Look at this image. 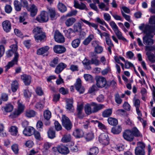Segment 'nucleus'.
Segmentation results:
<instances>
[{
    "label": "nucleus",
    "mask_w": 155,
    "mask_h": 155,
    "mask_svg": "<svg viewBox=\"0 0 155 155\" xmlns=\"http://www.w3.org/2000/svg\"><path fill=\"white\" fill-rule=\"evenodd\" d=\"M12 49L10 50L14 52V57L13 59L9 62L8 64L5 67V71H7L10 68L12 67L15 64H17L19 54L17 52L18 46L16 45H13L11 46Z\"/></svg>",
    "instance_id": "obj_1"
},
{
    "label": "nucleus",
    "mask_w": 155,
    "mask_h": 155,
    "mask_svg": "<svg viewBox=\"0 0 155 155\" xmlns=\"http://www.w3.org/2000/svg\"><path fill=\"white\" fill-rule=\"evenodd\" d=\"M32 32L35 40L37 42L42 41L46 38L45 33L43 31L42 28L40 27H37L34 28Z\"/></svg>",
    "instance_id": "obj_2"
},
{
    "label": "nucleus",
    "mask_w": 155,
    "mask_h": 155,
    "mask_svg": "<svg viewBox=\"0 0 155 155\" xmlns=\"http://www.w3.org/2000/svg\"><path fill=\"white\" fill-rule=\"evenodd\" d=\"M137 146L135 150V153L136 155H145V146L144 143L141 142L137 143Z\"/></svg>",
    "instance_id": "obj_3"
},
{
    "label": "nucleus",
    "mask_w": 155,
    "mask_h": 155,
    "mask_svg": "<svg viewBox=\"0 0 155 155\" xmlns=\"http://www.w3.org/2000/svg\"><path fill=\"white\" fill-rule=\"evenodd\" d=\"M24 106L22 104L19 103L18 104V109L11 113L9 116L10 118H14L17 117L24 110Z\"/></svg>",
    "instance_id": "obj_4"
},
{
    "label": "nucleus",
    "mask_w": 155,
    "mask_h": 155,
    "mask_svg": "<svg viewBox=\"0 0 155 155\" xmlns=\"http://www.w3.org/2000/svg\"><path fill=\"white\" fill-rule=\"evenodd\" d=\"M62 124L64 127L67 130H70L72 127V124L69 119L65 115H63L62 118Z\"/></svg>",
    "instance_id": "obj_5"
},
{
    "label": "nucleus",
    "mask_w": 155,
    "mask_h": 155,
    "mask_svg": "<svg viewBox=\"0 0 155 155\" xmlns=\"http://www.w3.org/2000/svg\"><path fill=\"white\" fill-rule=\"evenodd\" d=\"M99 142L104 146L108 145L109 143V138L106 133L101 134L99 137Z\"/></svg>",
    "instance_id": "obj_6"
},
{
    "label": "nucleus",
    "mask_w": 155,
    "mask_h": 155,
    "mask_svg": "<svg viewBox=\"0 0 155 155\" xmlns=\"http://www.w3.org/2000/svg\"><path fill=\"white\" fill-rule=\"evenodd\" d=\"M96 85L97 87L102 88L104 87L107 84L106 79L101 76H98L96 78Z\"/></svg>",
    "instance_id": "obj_7"
},
{
    "label": "nucleus",
    "mask_w": 155,
    "mask_h": 155,
    "mask_svg": "<svg viewBox=\"0 0 155 155\" xmlns=\"http://www.w3.org/2000/svg\"><path fill=\"white\" fill-rule=\"evenodd\" d=\"M123 136L125 140L129 142L132 141L134 139L131 130H125L123 133Z\"/></svg>",
    "instance_id": "obj_8"
},
{
    "label": "nucleus",
    "mask_w": 155,
    "mask_h": 155,
    "mask_svg": "<svg viewBox=\"0 0 155 155\" xmlns=\"http://www.w3.org/2000/svg\"><path fill=\"white\" fill-rule=\"evenodd\" d=\"M48 19V15L45 11L41 12L40 15L38 16L36 18V20L40 22L47 21Z\"/></svg>",
    "instance_id": "obj_9"
},
{
    "label": "nucleus",
    "mask_w": 155,
    "mask_h": 155,
    "mask_svg": "<svg viewBox=\"0 0 155 155\" xmlns=\"http://www.w3.org/2000/svg\"><path fill=\"white\" fill-rule=\"evenodd\" d=\"M83 105L82 104L77 105L76 116L78 118L80 119H82L84 117L85 114L83 111Z\"/></svg>",
    "instance_id": "obj_10"
},
{
    "label": "nucleus",
    "mask_w": 155,
    "mask_h": 155,
    "mask_svg": "<svg viewBox=\"0 0 155 155\" xmlns=\"http://www.w3.org/2000/svg\"><path fill=\"white\" fill-rule=\"evenodd\" d=\"M3 29L7 33L9 32L11 29L12 25L11 22L8 20H5L2 23Z\"/></svg>",
    "instance_id": "obj_11"
},
{
    "label": "nucleus",
    "mask_w": 155,
    "mask_h": 155,
    "mask_svg": "<svg viewBox=\"0 0 155 155\" xmlns=\"http://www.w3.org/2000/svg\"><path fill=\"white\" fill-rule=\"evenodd\" d=\"M54 38L56 41L59 43H63L65 41L64 37L58 31L55 32Z\"/></svg>",
    "instance_id": "obj_12"
},
{
    "label": "nucleus",
    "mask_w": 155,
    "mask_h": 155,
    "mask_svg": "<svg viewBox=\"0 0 155 155\" xmlns=\"http://www.w3.org/2000/svg\"><path fill=\"white\" fill-rule=\"evenodd\" d=\"M91 106L93 107V113L97 112L99 110L103 109L105 107L104 104H97L95 102H91Z\"/></svg>",
    "instance_id": "obj_13"
},
{
    "label": "nucleus",
    "mask_w": 155,
    "mask_h": 155,
    "mask_svg": "<svg viewBox=\"0 0 155 155\" xmlns=\"http://www.w3.org/2000/svg\"><path fill=\"white\" fill-rule=\"evenodd\" d=\"M21 79L25 85H29L31 83V78L29 75L26 74H23L21 76Z\"/></svg>",
    "instance_id": "obj_14"
},
{
    "label": "nucleus",
    "mask_w": 155,
    "mask_h": 155,
    "mask_svg": "<svg viewBox=\"0 0 155 155\" xmlns=\"http://www.w3.org/2000/svg\"><path fill=\"white\" fill-rule=\"evenodd\" d=\"M54 52L57 54H62L66 50L65 48L60 45H56L53 47Z\"/></svg>",
    "instance_id": "obj_15"
},
{
    "label": "nucleus",
    "mask_w": 155,
    "mask_h": 155,
    "mask_svg": "<svg viewBox=\"0 0 155 155\" xmlns=\"http://www.w3.org/2000/svg\"><path fill=\"white\" fill-rule=\"evenodd\" d=\"M152 37L150 35L147 34L143 37V42L145 45H152L153 44Z\"/></svg>",
    "instance_id": "obj_16"
},
{
    "label": "nucleus",
    "mask_w": 155,
    "mask_h": 155,
    "mask_svg": "<svg viewBox=\"0 0 155 155\" xmlns=\"http://www.w3.org/2000/svg\"><path fill=\"white\" fill-rule=\"evenodd\" d=\"M28 10L30 12V15L32 17L36 15L38 12V8L34 4H32L30 7L27 8Z\"/></svg>",
    "instance_id": "obj_17"
},
{
    "label": "nucleus",
    "mask_w": 155,
    "mask_h": 155,
    "mask_svg": "<svg viewBox=\"0 0 155 155\" xmlns=\"http://www.w3.org/2000/svg\"><path fill=\"white\" fill-rule=\"evenodd\" d=\"M58 151L61 153L65 154L69 153V150L68 148L62 145L58 146L57 148Z\"/></svg>",
    "instance_id": "obj_18"
},
{
    "label": "nucleus",
    "mask_w": 155,
    "mask_h": 155,
    "mask_svg": "<svg viewBox=\"0 0 155 155\" xmlns=\"http://www.w3.org/2000/svg\"><path fill=\"white\" fill-rule=\"evenodd\" d=\"M34 131V128L30 127L25 128L23 131V133L26 136H29L32 135Z\"/></svg>",
    "instance_id": "obj_19"
},
{
    "label": "nucleus",
    "mask_w": 155,
    "mask_h": 155,
    "mask_svg": "<svg viewBox=\"0 0 155 155\" xmlns=\"http://www.w3.org/2000/svg\"><path fill=\"white\" fill-rule=\"evenodd\" d=\"M13 106L10 103L6 104L5 106L1 108V110L3 112L6 113L11 112L13 109Z\"/></svg>",
    "instance_id": "obj_20"
},
{
    "label": "nucleus",
    "mask_w": 155,
    "mask_h": 155,
    "mask_svg": "<svg viewBox=\"0 0 155 155\" xmlns=\"http://www.w3.org/2000/svg\"><path fill=\"white\" fill-rule=\"evenodd\" d=\"M91 54L93 57L90 61L91 64H94L96 66L99 65L100 64V62L99 60H98V57L96 56L94 54V53L91 52Z\"/></svg>",
    "instance_id": "obj_21"
},
{
    "label": "nucleus",
    "mask_w": 155,
    "mask_h": 155,
    "mask_svg": "<svg viewBox=\"0 0 155 155\" xmlns=\"http://www.w3.org/2000/svg\"><path fill=\"white\" fill-rule=\"evenodd\" d=\"M66 66V65L65 64L63 63H60L56 67L55 70V73L57 74H59Z\"/></svg>",
    "instance_id": "obj_22"
},
{
    "label": "nucleus",
    "mask_w": 155,
    "mask_h": 155,
    "mask_svg": "<svg viewBox=\"0 0 155 155\" xmlns=\"http://www.w3.org/2000/svg\"><path fill=\"white\" fill-rule=\"evenodd\" d=\"M67 107L66 109L69 110L73 111L74 110L73 104V100L72 98L68 99L66 100Z\"/></svg>",
    "instance_id": "obj_23"
},
{
    "label": "nucleus",
    "mask_w": 155,
    "mask_h": 155,
    "mask_svg": "<svg viewBox=\"0 0 155 155\" xmlns=\"http://www.w3.org/2000/svg\"><path fill=\"white\" fill-rule=\"evenodd\" d=\"M36 113L34 110L31 109H27L25 112V115L28 118H31L34 117Z\"/></svg>",
    "instance_id": "obj_24"
},
{
    "label": "nucleus",
    "mask_w": 155,
    "mask_h": 155,
    "mask_svg": "<svg viewBox=\"0 0 155 155\" xmlns=\"http://www.w3.org/2000/svg\"><path fill=\"white\" fill-rule=\"evenodd\" d=\"M48 9L51 19L53 20L56 19L57 18L56 13L55 9L53 8H48Z\"/></svg>",
    "instance_id": "obj_25"
},
{
    "label": "nucleus",
    "mask_w": 155,
    "mask_h": 155,
    "mask_svg": "<svg viewBox=\"0 0 155 155\" xmlns=\"http://www.w3.org/2000/svg\"><path fill=\"white\" fill-rule=\"evenodd\" d=\"M49 49V47L47 46H45L38 49L37 54L38 55H42L47 52Z\"/></svg>",
    "instance_id": "obj_26"
},
{
    "label": "nucleus",
    "mask_w": 155,
    "mask_h": 155,
    "mask_svg": "<svg viewBox=\"0 0 155 155\" xmlns=\"http://www.w3.org/2000/svg\"><path fill=\"white\" fill-rule=\"evenodd\" d=\"M73 134L76 137L80 138L83 136L84 133L82 130L76 129L73 132Z\"/></svg>",
    "instance_id": "obj_27"
},
{
    "label": "nucleus",
    "mask_w": 155,
    "mask_h": 155,
    "mask_svg": "<svg viewBox=\"0 0 155 155\" xmlns=\"http://www.w3.org/2000/svg\"><path fill=\"white\" fill-rule=\"evenodd\" d=\"M122 131V127L118 125L113 127L111 130V132L114 134H120Z\"/></svg>",
    "instance_id": "obj_28"
},
{
    "label": "nucleus",
    "mask_w": 155,
    "mask_h": 155,
    "mask_svg": "<svg viewBox=\"0 0 155 155\" xmlns=\"http://www.w3.org/2000/svg\"><path fill=\"white\" fill-rule=\"evenodd\" d=\"M131 132L133 135V137H142V135L140 133L138 129L136 127H134L131 130Z\"/></svg>",
    "instance_id": "obj_29"
},
{
    "label": "nucleus",
    "mask_w": 155,
    "mask_h": 155,
    "mask_svg": "<svg viewBox=\"0 0 155 155\" xmlns=\"http://www.w3.org/2000/svg\"><path fill=\"white\" fill-rule=\"evenodd\" d=\"M91 103L90 104H87L84 106V111L87 115H89L93 113V110L91 109Z\"/></svg>",
    "instance_id": "obj_30"
},
{
    "label": "nucleus",
    "mask_w": 155,
    "mask_h": 155,
    "mask_svg": "<svg viewBox=\"0 0 155 155\" xmlns=\"http://www.w3.org/2000/svg\"><path fill=\"white\" fill-rule=\"evenodd\" d=\"M76 21V20L75 18L71 17L67 19L65 23L67 27H69L72 25Z\"/></svg>",
    "instance_id": "obj_31"
},
{
    "label": "nucleus",
    "mask_w": 155,
    "mask_h": 155,
    "mask_svg": "<svg viewBox=\"0 0 155 155\" xmlns=\"http://www.w3.org/2000/svg\"><path fill=\"white\" fill-rule=\"evenodd\" d=\"M112 113V109H107L104 110L102 113V116L104 117H107L110 116Z\"/></svg>",
    "instance_id": "obj_32"
},
{
    "label": "nucleus",
    "mask_w": 155,
    "mask_h": 155,
    "mask_svg": "<svg viewBox=\"0 0 155 155\" xmlns=\"http://www.w3.org/2000/svg\"><path fill=\"white\" fill-rule=\"evenodd\" d=\"M114 31L118 39L124 41H126V39L123 36L121 32L119 30L118 28Z\"/></svg>",
    "instance_id": "obj_33"
},
{
    "label": "nucleus",
    "mask_w": 155,
    "mask_h": 155,
    "mask_svg": "<svg viewBox=\"0 0 155 155\" xmlns=\"http://www.w3.org/2000/svg\"><path fill=\"white\" fill-rule=\"evenodd\" d=\"M71 140V135L69 134H66L63 135L61 141L63 143H67L70 142Z\"/></svg>",
    "instance_id": "obj_34"
},
{
    "label": "nucleus",
    "mask_w": 155,
    "mask_h": 155,
    "mask_svg": "<svg viewBox=\"0 0 155 155\" xmlns=\"http://www.w3.org/2000/svg\"><path fill=\"white\" fill-rule=\"evenodd\" d=\"M94 137V133L92 131L87 133L84 136V138L87 141L92 140Z\"/></svg>",
    "instance_id": "obj_35"
},
{
    "label": "nucleus",
    "mask_w": 155,
    "mask_h": 155,
    "mask_svg": "<svg viewBox=\"0 0 155 155\" xmlns=\"http://www.w3.org/2000/svg\"><path fill=\"white\" fill-rule=\"evenodd\" d=\"M58 8L60 12L62 13L66 12L67 10L66 6L61 2H59L58 5Z\"/></svg>",
    "instance_id": "obj_36"
},
{
    "label": "nucleus",
    "mask_w": 155,
    "mask_h": 155,
    "mask_svg": "<svg viewBox=\"0 0 155 155\" xmlns=\"http://www.w3.org/2000/svg\"><path fill=\"white\" fill-rule=\"evenodd\" d=\"M18 87V82L16 81H13L11 84V89L13 92L16 91Z\"/></svg>",
    "instance_id": "obj_37"
},
{
    "label": "nucleus",
    "mask_w": 155,
    "mask_h": 155,
    "mask_svg": "<svg viewBox=\"0 0 155 155\" xmlns=\"http://www.w3.org/2000/svg\"><path fill=\"white\" fill-rule=\"evenodd\" d=\"M47 133L48 137L50 139H53L55 137V131L52 128H49Z\"/></svg>",
    "instance_id": "obj_38"
},
{
    "label": "nucleus",
    "mask_w": 155,
    "mask_h": 155,
    "mask_svg": "<svg viewBox=\"0 0 155 155\" xmlns=\"http://www.w3.org/2000/svg\"><path fill=\"white\" fill-rule=\"evenodd\" d=\"M94 38V36L93 35L91 34L89 35L83 41V44L85 45H88Z\"/></svg>",
    "instance_id": "obj_39"
},
{
    "label": "nucleus",
    "mask_w": 155,
    "mask_h": 155,
    "mask_svg": "<svg viewBox=\"0 0 155 155\" xmlns=\"http://www.w3.org/2000/svg\"><path fill=\"white\" fill-rule=\"evenodd\" d=\"M107 121L109 124L111 125H116L118 124L117 120L112 117L108 118L107 119Z\"/></svg>",
    "instance_id": "obj_40"
},
{
    "label": "nucleus",
    "mask_w": 155,
    "mask_h": 155,
    "mask_svg": "<svg viewBox=\"0 0 155 155\" xmlns=\"http://www.w3.org/2000/svg\"><path fill=\"white\" fill-rule=\"evenodd\" d=\"M59 62V58L58 57L55 58L51 61L49 64V65L52 67L54 68Z\"/></svg>",
    "instance_id": "obj_41"
},
{
    "label": "nucleus",
    "mask_w": 155,
    "mask_h": 155,
    "mask_svg": "<svg viewBox=\"0 0 155 155\" xmlns=\"http://www.w3.org/2000/svg\"><path fill=\"white\" fill-rule=\"evenodd\" d=\"M14 5L15 10L17 11H20L21 8V5L19 3L18 1L15 0L14 2Z\"/></svg>",
    "instance_id": "obj_42"
},
{
    "label": "nucleus",
    "mask_w": 155,
    "mask_h": 155,
    "mask_svg": "<svg viewBox=\"0 0 155 155\" xmlns=\"http://www.w3.org/2000/svg\"><path fill=\"white\" fill-rule=\"evenodd\" d=\"M115 100L118 105H119L122 103L123 100L118 93H116L115 95Z\"/></svg>",
    "instance_id": "obj_43"
},
{
    "label": "nucleus",
    "mask_w": 155,
    "mask_h": 155,
    "mask_svg": "<svg viewBox=\"0 0 155 155\" xmlns=\"http://www.w3.org/2000/svg\"><path fill=\"white\" fill-rule=\"evenodd\" d=\"M98 152V148L96 147H94L90 149L88 154L89 155H96Z\"/></svg>",
    "instance_id": "obj_44"
},
{
    "label": "nucleus",
    "mask_w": 155,
    "mask_h": 155,
    "mask_svg": "<svg viewBox=\"0 0 155 155\" xmlns=\"http://www.w3.org/2000/svg\"><path fill=\"white\" fill-rule=\"evenodd\" d=\"M44 117L45 119L48 120L51 117V113L48 110H46L44 112Z\"/></svg>",
    "instance_id": "obj_45"
},
{
    "label": "nucleus",
    "mask_w": 155,
    "mask_h": 155,
    "mask_svg": "<svg viewBox=\"0 0 155 155\" xmlns=\"http://www.w3.org/2000/svg\"><path fill=\"white\" fill-rule=\"evenodd\" d=\"M9 131L11 132L12 135L16 136L18 133V128L16 126H11L9 130Z\"/></svg>",
    "instance_id": "obj_46"
},
{
    "label": "nucleus",
    "mask_w": 155,
    "mask_h": 155,
    "mask_svg": "<svg viewBox=\"0 0 155 155\" xmlns=\"http://www.w3.org/2000/svg\"><path fill=\"white\" fill-rule=\"evenodd\" d=\"M80 43V40L79 39H77L74 40L72 41L71 45L74 48H76L78 47Z\"/></svg>",
    "instance_id": "obj_47"
},
{
    "label": "nucleus",
    "mask_w": 155,
    "mask_h": 155,
    "mask_svg": "<svg viewBox=\"0 0 155 155\" xmlns=\"http://www.w3.org/2000/svg\"><path fill=\"white\" fill-rule=\"evenodd\" d=\"M146 54L150 61L152 62L155 61V56L152 53H151L150 52H147Z\"/></svg>",
    "instance_id": "obj_48"
},
{
    "label": "nucleus",
    "mask_w": 155,
    "mask_h": 155,
    "mask_svg": "<svg viewBox=\"0 0 155 155\" xmlns=\"http://www.w3.org/2000/svg\"><path fill=\"white\" fill-rule=\"evenodd\" d=\"M99 8L102 10L107 11L109 10V8L108 5H107L103 2L101 3L98 5Z\"/></svg>",
    "instance_id": "obj_49"
},
{
    "label": "nucleus",
    "mask_w": 155,
    "mask_h": 155,
    "mask_svg": "<svg viewBox=\"0 0 155 155\" xmlns=\"http://www.w3.org/2000/svg\"><path fill=\"white\" fill-rule=\"evenodd\" d=\"M150 27L149 25H146L144 27V25H142L139 26V28L141 30L143 31L145 33H147L149 31L148 29L150 28Z\"/></svg>",
    "instance_id": "obj_50"
},
{
    "label": "nucleus",
    "mask_w": 155,
    "mask_h": 155,
    "mask_svg": "<svg viewBox=\"0 0 155 155\" xmlns=\"http://www.w3.org/2000/svg\"><path fill=\"white\" fill-rule=\"evenodd\" d=\"M74 30L75 31H81V26L80 23H75L73 26Z\"/></svg>",
    "instance_id": "obj_51"
},
{
    "label": "nucleus",
    "mask_w": 155,
    "mask_h": 155,
    "mask_svg": "<svg viewBox=\"0 0 155 155\" xmlns=\"http://www.w3.org/2000/svg\"><path fill=\"white\" fill-rule=\"evenodd\" d=\"M103 48L99 45L97 46L94 48L95 52L97 54H100L103 51Z\"/></svg>",
    "instance_id": "obj_52"
},
{
    "label": "nucleus",
    "mask_w": 155,
    "mask_h": 155,
    "mask_svg": "<svg viewBox=\"0 0 155 155\" xmlns=\"http://www.w3.org/2000/svg\"><path fill=\"white\" fill-rule=\"evenodd\" d=\"M75 89L76 90H78L80 87H81V81L80 78L77 79L75 84Z\"/></svg>",
    "instance_id": "obj_53"
},
{
    "label": "nucleus",
    "mask_w": 155,
    "mask_h": 155,
    "mask_svg": "<svg viewBox=\"0 0 155 155\" xmlns=\"http://www.w3.org/2000/svg\"><path fill=\"white\" fill-rule=\"evenodd\" d=\"M98 90V89L97 86L95 85H92V86L89 88L88 90V92L91 94Z\"/></svg>",
    "instance_id": "obj_54"
},
{
    "label": "nucleus",
    "mask_w": 155,
    "mask_h": 155,
    "mask_svg": "<svg viewBox=\"0 0 155 155\" xmlns=\"http://www.w3.org/2000/svg\"><path fill=\"white\" fill-rule=\"evenodd\" d=\"M73 33V31L71 28H69L66 33V36L69 38H70L73 36L72 34Z\"/></svg>",
    "instance_id": "obj_55"
},
{
    "label": "nucleus",
    "mask_w": 155,
    "mask_h": 155,
    "mask_svg": "<svg viewBox=\"0 0 155 155\" xmlns=\"http://www.w3.org/2000/svg\"><path fill=\"white\" fill-rule=\"evenodd\" d=\"M11 148L12 150L15 154H17L18 153L19 149L18 148V146L17 144H13Z\"/></svg>",
    "instance_id": "obj_56"
},
{
    "label": "nucleus",
    "mask_w": 155,
    "mask_h": 155,
    "mask_svg": "<svg viewBox=\"0 0 155 155\" xmlns=\"http://www.w3.org/2000/svg\"><path fill=\"white\" fill-rule=\"evenodd\" d=\"M1 98L2 101H7L8 99V95L6 93H2L1 95Z\"/></svg>",
    "instance_id": "obj_57"
},
{
    "label": "nucleus",
    "mask_w": 155,
    "mask_h": 155,
    "mask_svg": "<svg viewBox=\"0 0 155 155\" xmlns=\"http://www.w3.org/2000/svg\"><path fill=\"white\" fill-rule=\"evenodd\" d=\"M84 77L85 80L86 81L91 82L93 79L92 76L90 74H84Z\"/></svg>",
    "instance_id": "obj_58"
},
{
    "label": "nucleus",
    "mask_w": 155,
    "mask_h": 155,
    "mask_svg": "<svg viewBox=\"0 0 155 155\" xmlns=\"http://www.w3.org/2000/svg\"><path fill=\"white\" fill-rule=\"evenodd\" d=\"M54 126L56 130L57 131H59L62 129V127L61 125L58 121H55L54 123Z\"/></svg>",
    "instance_id": "obj_59"
},
{
    "label": "nucleus",
    "mask_w": 155,
    "mask_h": 155,
    "mask_svg": "<svg viewBox=\"0 0 155 155\" xmlns=\"http://www.w3.org/2000/svg\"><path fill=\"white\" fill-rule=\"evenodd\" d=\"M59 92L63 95H65L68 94V91L67 89H65L63 87L60 88L59 90Z\"/></svg>",
    "instance_id": "obj_60"
},
{
    "label": "nucleus",
    "mask_w": 155,
    "mask_h": 155,
    "mask_svg": "<svg viewBox=\"0 0 155 155\" xmlns=\"http://www.w3.org/2000/svg\"><path fill=\"white\" fill-rule=\"evenodd\" d=\"M134 105L136 108H139L140 106V101L137 99H134L133 100Z\"/></svg>",
    "instance_id": "obj_61"
},
{
    "label": "nucleus",
    "mask_w": 155,
    "mask_h": 155,
    "mask_svg": "<svg viewBox=\"0 0 155 155\" xmlns=\"http://www.w3.org/2000/svg\"><path fill=\"white\" fill-rule=\"evenodd\" d=\"M123 107L124 109L128 111L130 110L131 109L130 106L127 102H124L123 105Z\"/></svg>",
    "instance_id": "obj_62"
},
{
    "label": "nucleus",
    "mask_w": 155,
    "mask_h": 155,
    "mask_svg": "<svg viewBox=\"0 0 155 155\" xmlns=\"http://www.w3.org/2000/svg\"><path fill=\"white\" fill-rule=\"evenodd\" d=\"M149 23L150 25H155V15L150 16L149 18Z\"/></svg>",
    "instance_id": "obj_63"
},
{
    "label": "nucleus",
    "mask_w": 155,
    "mask_h": 155,
    "mask_svg": "<svg viewBox=\"0 0 155 155\" xmlns=\"http://www.w3.org/2000/svg\"><path fill=\"white\" fill-rule=\"evenodd\" d=\"M5 9L6 13H10L12 11V8L10 5H7L5 6Z\"/></svg>",
    "instance_id": "obj_64"
}]
</instances>
